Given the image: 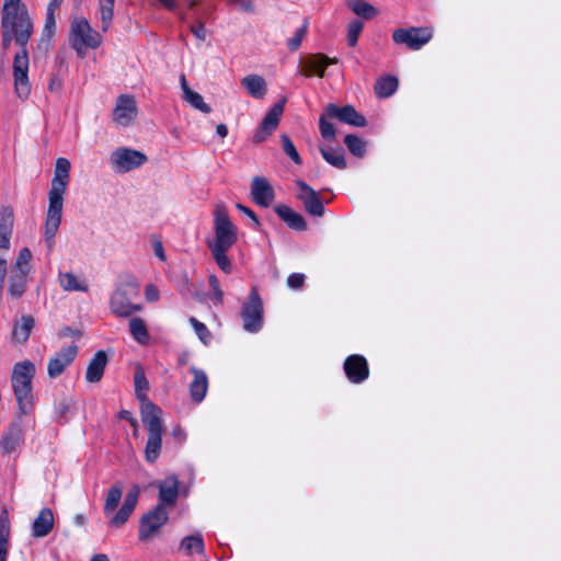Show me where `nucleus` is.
<instances>
[{"instance_id":"obj_1","label":"nucleus","mask_w":561,"mask_h":561,"mask_svg":"<svg viewBox=\"0 0 561 561\" xmlns=\"http://www.w3.org/2000/svg\"><path fill=\"white\" fill-rule=\"evenodd\" d=\"M1 28L9 30L12 36H15V44L20 47V51L13 58L14 91L19 99L26 100L32 90L28 80L30 59L26 46L34 32V23L27 9L1 16Z\"/></svg>"},{"instance_id":"obj_2","label":"nucleus","mask_w":561,"mask_h":561,"mask_svg":"<svg viewBox=\"0 0 561 561\" xmlns=\"http://www.w3.org/2000/svg\"><path fill=\"white\" fill-rule=\"evenodd\" d=\"M70 162L66 158H58L55 164V173L51 187L48 193V209L46 214L44 239L49 251L55 245V236L61 222L64 194L69 182Z\"/></svg>"},{"instance_id":"obj_3","label":"nucleus","mask_w":561,"mask_h":561,"mask_svg":"<svg viewBox=\"0 0 561 561\" xmlns=\"http://www.w3.org/2000/svg\"><path fill=\"white\" fill-rule=\"evenodd\" d=\"M215 238L207 241V245L219 268L230 274L232 265L227 256L228 250L237 242V227L231 222L224 205H217L214 211Z\"/></svg>"},{"instance_id":"obj_4","label":"nucleus","mask_w":561,"mask_h":561,"mask_svg":"<svg viewBox=\"0 0 561 561\" xmlns=\"http://www.w3.org/2000/svg\"><path fill=\"white\" fill-rule=\"evenodd\" d=\"M139 297V284L133 277L121 280L110 298L111 312L117 318H129L142 310V304L134 300Z\"/></svg>"},{"instance_id":"obj_5","label":"nucleus","mask_w":561,"mask_h":561,"mask_svg":"<svg viewBox=\"0 0 561 561\" xmlns=\"http://www.w3.org/2000/svg\"><path fill=\"white\" fill-rule=\"evenodd\" d=\"M35 375V365L31 360H23L13 366L11 382L14 397L22 414L26 415L33 408L32 380Z\"/></svg>"},{"instance_id":"obj_6","label":"nucleus","mask_w":561,"mask_h":561,"mask_svg":"<svg viewBox=\"0 0 561 561\" xmlns=\"http://www.w3.org/2000/svg\"><path fill=\"white\" fill-rule=\"evenodd\" d=\"M69 43L77 55L84 58L89 48L95 49L102 44V35L91 27L87 19L77 18L70 25Z\"/></svg>"},{"instance_id":"obj_7","label":"nucleus","mask_w":561,"mask_h":561,"mask_svg":"<svg viewBox=\"0 0 561 561\" xmlns=\"http://www.w3.org/2000/svg\"><path fill=\"white\" fill-rule=\"evenodd\" d=\"M32 252L28 248H22L11 266L8 279V294L12 299L23 296L27 287V279L31 273Z\"/></svg>"},{"instance_id":"obj_8","label":"nucleus","mask_w":561,"mask_h":561,"mask_svg":"<svg viewBox=\"0 0 561 561\" xmlns=\"http://www.w3.org/2000/svg\"><path fill=\"white\" fill-rule=\"evenodd\" d=\"M141 421L148 431V439L145 447V459L152 463L158 459L162 447V413L150 414L149 410L146 412V415L141 416Z\"/></svg>"},{"instance_id":"obj_9","label":"nucleus","mask_w":561,"mask_h":561,"mask_svg":"<svg viewBox=\"0 0 561 561\" xmlns=\"http://www.w3.org/2000/svg\"><path fill=\"white\" fill-rule=\"evenodd\" d=\"M240 316L242 328L249 333H256L263 328L264 308L263 301L255 287L251 289L248 300L242 304Z\"/></svg>"},{"instance_id":"obj_10","label":"nucleus","mask_w":561,"mask_h":561,"mask_svg":"<svg viewBox=\"0 0 561 561\" xmlns=\"http://www.w3.org/2000/svg\"><path fill=\"white\" fill-rule=\"evenodd\" d=\"M434 35L432 26H410L397 28L392 33V41L397 45H404L410 50H420Z\"/></svg>"},{"instance_id":"obj_11","label":"nucleus","mask_w":561,"mask_h":561,"mask_svg":"<svg viewBox=\"0 0 561 561\" xmlns=\"http://www.w3.org/2000/svg\"><path fill=\"white\" fill-rule=\"evenodd\" d=\"M169 513L162 505H156L146 513L139 523L138 537L141 541H149L159 535L160 528L167 524Z\"/></svg>"},{"instance_id":"obj_12","label":"nucleus","mask_w":561,"mask_h":561,"mask_svg":"<svg viewBox=\"0 0 561 561\" xmlns=\"http://www.w3.org/2000/svg\"><path fill=\"white\" fill-rule=\"evenodd\" d=\"M147 161L145 153L129 148H118L111 153L110 162L116 172H129Z\"/></svg>"},{"instance_id":"obj_13","label":"nucleus","mask_w":561,"mask_h":561,"mask_svg":"<svg viewBox=\"0 0 561 561\" xmlns=\"http://www.w3.org/2000/svg\"><path fill=\"white\" fill-rule=\"evenodd\" d=\"M296 185V198L302 204L306 213L313 217H322L325 209L319 194L302 180H297Z\"/></svg>"},{"instance_id":"obj_14","label":"nucleus","mask_w":561,"mask_h":561,"mask_svg":"<svg viewBox=\"0 0 561 561\" xmlns=\"http://www.w3.org/2000/svg\"><path fill=\"white\" fill-rule=\"evenodd\" d=\"M135 396L139 400L140 414L146 415V412L150 410V414L162 413V410L148 399L147 391L149 383L145 375V370L140 365H137L134 374Z\"/></svg>"},{"instance_id":"obj_15","label":"nucleus","mask_w":561,"mask_h":561,"mask_svg":"<svg viewBox=\"0 0 561 561\" xmlns=\"http://www.w3.org/2000/svg\"><path fill=\"white\" fill-rule=\"evenodd\" d=\"M343 370L350 382L358 385L369 377V366L363 355L353 354L345 358Z\"/></svg>"},{"instance_id":"obj_16","label":"nucleus","mask_w":561,"mask_h":561,"mask_svg":"<svg viewBox=\"0 0 561 561\" xmlns=\"http://www.w3.org/2000/svg\"><path fill=\"white\" fill-rule=\"evenodd\" d=\"M78 355V346L76 344L62 347L57 352L47 364V374L49 378L59 377L65 369L76 359Z\"/></svg>"},{"instance_id":"obj_17","label":"nucleus","mask_w":561,"mask_h":561,"mask_svg":"<svg viewBox=\"0 0 561 561\" xmlns=\"http://www.w3.org/2000/svg\"><path fill=\"white\" fill-rule=\"evenodd\" d=\"M285 102V99L280 100L267 112L253 136L254 142L260 144L264 141L276 129L284 112Z\"/></svg>"},{"instance_id":"obj_18","label":"nucleus","mask_w":561,"mask_h":561,"mask_svg":"<svg viewBox=\"0 0 561 561\" xmlns=\"http://www.w3.org/2000/svg\"><path fill=\"white\" fill-rule=\"evenodd\" d=\"M325 115L329 118H336L342 123L356 127H365L367 125L366 118L352 105L339 107L335 104H329L325 107Z\"/></svg>"},{"instance_id":"obj_19","label":"nucleus","mask_w":561,"mask_h":561,"mask_svg":"<svg viewBox=\"0 0 561 561\" xmlns=\"http://www.w3.org/2000/svg\"><path fill=\"white\" fill-rule=\"evenodd\" d=\"M136 113L135 100L129 95H121L113 111V119L118 125L127 126L134 119Z\"/></svg>"},{"instance_id":"obj_20","label":"nucleus","mask_w":561,"mask_h":561,"mask_svg":"<svg viewBox=\"0 0 561 561\" xmlns=\"http://www.w3.org/2000/svg\"><path fill=\"white\" fill-rule=\"evenodd\" d=\"M251 197L262 207H268L274 197V190L265 178L255 176L251 183Z\"/></svg>"},{"instance_id":"obj_21","label":"nucleus","mask_w":561,"mask_h":561,"mask_svg":"<svg viewBox=\"0 0 561 561\" xmlns=\"http://www.w3.org/2000/svg\"><path fill=\"white\" fill-rule=\"evenodd\" d=\"M337 62L339 59L335 57L331 58L324 54H311L302 61L304 75L308 77L316 73L318 77L322 78L324 76L325 68Z\"/></svg>"},{"instance_id":"obj_22","label":"nucleus","mask_w":561,"mask_h":561,"mask_svg":"<svg viewBox=\"0 0 561 561\" xmlns=\"http://www.w3.org/2000/svg\"><path fill=\"white\" fill-rule=\"evenodd\" d=\"M179 496V480L175 476L165 478L159 483V503L162 507H172L176 503Z\"/></svg>"},{"instance_id":"obj_23","label":"nucleus","mask_w":561,"mask_h":561,"mask_svg":"<svg viewBox=\"0 0 561 561\" xmlns=\"http://www.w3.org/2000/svg\"><path fill=\"white\" fill-rule=\"evenodd\" d=\"M190 371L193 375V380L190 383L191 399L196 403H201L204 400L208 389L207 375L204 370L196 367H191Z\"/></svg>"},{"instance_id":"obj_24","label":"nucleus","mask_w":561,"mask_h":561,"mask_svg":"<svg viewBox=\"0 0 561 561\" xmlns=\"http://www.w3.org/2000/svg\"><path fill=\"white\" fill-rule=\"evenodd\" d=\"M14 215L10 206H2L0 209V249L10 248V239L13 231Z\"/></svg>"},{"instance_id":"obj_25","label":"nucleus","mask_w":561,"mask_h":561,"mask_svg":"<svg viewBox=\"0 0 561 561\" xmlns=\"http://www.w3.org/2000/svg\"><path fill=\"white\" fill-rule=\"evenodd\" d=\"M54 528V514L48 507L39 511L37 517L32 524V536L34 538L46 537Z\"/></svg>"},{"instance_id":"obj_26","label":"nucleus","mask_w":561,"mask_h":561,"mask_svg":"<svg viewBox=\"0 0 561 561\" xmlns=\"http://www.w3.org/2000/svg\"><path fill=\"white\" fill-rule=\"evenodd\" d=\"M277 216L293 230L305 231L307 222L301 214L293 210L287 205L280 204L274 208Z\"/></svg>"},{"instance_id":"obj_27","label":"nucleus","mask_w":561,"mask_h":561,"mask_svg":"<svg viewBox=\"0 0 561 561\" xmlns=\"http://www.w3.org/2000/svg\"><path fill=\"white\" fill-rule=\"evenodd\" d=\"M23 437L24 433L21 423L14 422L3 433L0 445L5 453L10 454L23 442Z\"/></svg>"},{"instance_id":"obj_28","label":"nucleus","mask_w":561,"mask_h":561,"mask_svg":"<svg viewBox=\"0 0 561 561\" xmlns=\"http://www.w3.org/2000/svg\"><path fill=\"white\" fill-rule=\"evenodd\" d=\"M107 362L108 358L106 353L104 351H98L87 367V381L91 383L99 382L104 375Z\"/></svg>"},{"instance_id":"obj_29","label":"nucleus","mask_w":561,"mask_h":561,"mask_svg":"<svg viewBox=\"0 0 561 561\" xmlns=\"http://www.w3.org/2000/svg\"><path fill=\"white\" fill-rule=\"evenodd\" d=\"M35 325V320L32 316H23L19 321H15L12 329V340L15 343H25Z\"/></svg>"},{"instance_id":"obj_30","label":"nucleus","mask_w":561,"mask_h":561,"mask_svg":"<svg viewBox=\"0 0 561 561\" xmlns=\"http://www.w3.org/2000/svg\"><path fill=\"white\" fill-rule=\"evenodd\" d=\"M241 84L254 99H263L266 94V82L261 76L249 75L241 80Z\"/></svg>"},{"instance_id":"obj_31","label":"nucleus","mask_w":561,"mask_h":561,"mask_svg":"<svg viewBox=\"0 0 561 561\" xmlns=\"http://www.w3.org/2000/svg\"><path fill=\"white\" fill-rule=\"evenodd\" d=\"M10 519L7 511L0 515V561H7L10 548Z\"/></svg>"},{"instance_id":"obj_32","label":"nucleus","mask_w":561,"mask_h":561,"mask_svg":"<svg viewBox=\"0 0 561 561\" xmlns=\"http://www.w3.org/2000/svg\"><path fill=\"white\" fill-rule=\"evenodd\" d=\"M179 550L183 551L186 556H192L193 552L204 554L205 545L203 536L201 534H194L184 537L180 542Z\"/></svg>"},{"instance_id":"obj_33","label":"nucleus","mask_w":561,"mask_h":561,"mask_svg":"<svg viewBox=\"0 0 561 561\" xmlns=\"http://www.w3.org/2000/svg\"><path fill=\"white\" fill-rule=\"evenodd\" d=\"M133 339L141 345L149 342L150 335L146 322L138 317H131L128 323Z\"/></svg>"},{"instance_id":"obj_34","label":"nucleus","mask_w":561,"mask_h":561,"mask_svg":"<svg viewBox=\"0 0 561 561\" xmlns=\"http://www.w3.org/2000/svg\"><path fill=\"white\" fill-rule=\"evenodd\" d=\"M398 79L393 76H385L379 78L374 87L375 93L380 99L391 96L398 89Z\"/></svg>"},{"instance_id":"obj_35","label":"nucleus","mask_w":561,"mask_h":561,"mask_svg":"<svg viewBox=\"0 0 561 561\" xmlns=\"http://www.w3.org/2000/svg\"><path fill=\"white\" fill-rule=\"evenodd\" d=\"M59 284L64 290L67 291H87L88 285L84 282H80L77 276L72 273H59Z\"/></svg>"},{"instance_id":"obj_36","label":"nucleus","mask_w":561,"mask_h":561,"mask_svg":"<svg viewBox=\"0 0 561 561\" xmlns=\"http://www.w3.org/2000/svg\"><path fill=\"white\" fill-rule=\"evenodd\" d=\"M123 495V485L121 483L114 484L106 494V499L104 502V514H112L118 506L121 499Z\"/></svg>"},{"instance_id":"obj_37","label":"nucleus","mask_w":561,"mask_h":561,"mask_svg":"<svg viewBox=\"0 0 561 561\" xmlns=\"http://www.w3.org/2000/svg\"><path fill=\"white\" fill-rule=\"evenodd\" d=\"M320 152H321V156L323 157V159L331 165H333L337 169L346 168L344 152L341 148L333 149V148L320 147Z\"/></svg>"},{"instance_id":"obj_38","label":"nucleus","mask_w":561,"mask_h":561,"mask_svg":"<svg viewBox=\"0 0 561 561\" xmlns=\"http://www.w3.org/2000/svg\"><path fill=\"white\" fill-rule=\"evenodd\" d=\"M346 5L358 16L370 20L377 14V10L364 0H346Z\"/></svg>"},{"instance_id":"obj_39","label":"nucleus","mask_w":561,"mask_h":561,"mask_svg":"<svg viewBox=\"0 0 561 561\" xmlns=\"http://www.w3.org/2000/svg\"><path fill=\"white\" fill-rule=\"evenodd\" d=\"M114 2L115 0H100V15L103 32H106L112 23L114 15Z\"/></svg>"},{"instance_id":"obj_40","label":"nucleus","mask_w":561,"mask_h":561,"mask_svg":"<svg viewBox=\"0 0 561 561\" xmlns=\"http://www.w3.org/2000/svg\"><path fill=\"white\" fill-rule=\"evenodd\" d=\"M344 144L355 157H363L366 152V142L355 135H347L344 138Z\"/></svg>"},{"instance_id":"obj_41","label":"nucleus","mask_w":561,"mask_h":561,"mask_svg":"<svg viewBox=\"0 0 561 561\" xmlns=\"http://www.w3.org/2000/svg\"><path fill=\"white\" fill-rule=\"evenodd\" d=\"M183 99L186 102H188L194 108H196L203 113L208 114L211 112V107L207 103H205L203 96L195 91L190 92Z\"/></svg>"},{"instance_id":"obj_42","label":"nucleus","mask_w":561,"mask_h":561,"mask_svg":"<svg viewBox=\"0 0 561 561\" xmlns=\"http://www.w3.org/2000/svg\"><path fill=\"white\" fill-rule=\"evenodd\" d=\"M308 20L305 19L302 25L296 30L295 34L293 37H290L288 41H287V47L290 49V50H297L300 45H301V42L304 39V37L306 36L307 34V30H308Z\"/></svg>"},{"instance_id":"obj_43","label":"nucleus","mask_w":561,"mask_h":561,"mask_svg":"<svg viewBox=\"0 0 561 561\" xmlns=\"http://www.w3.org/2000/svg\"><path fill=\"white\" fill-rule=\"evenodd\" d=\"M282 147L284 152L296 163H301V158L290 138L287 135L280 136Z\"/></svg>"},{"instance_id":"obj_44","label":"nucleus","mask_w":561,"mask_h":561,"mask_svg":"<svg viewBox=\"0 0 561 561\" xmlns=\"http://www.w3.org/2000/svg\"><path fill=\"white\" fill-rule=\"evenodd\" d=\"M328 116L325 113L320 116L319 119V128L321 136L327 140H334L335 139V128L332 123L328 121Z\"/></svg>"},{"instance_id":"obj_45","label":"nucleus","mask_w":561,"mask_h":561,"mask_svg":"<svg viewBox=\"0 0 561 561\" xmlns=\"http://www.w3.org/2000/svg\"><path fill=\"white\" fill-rule=\"evenodd\" d=\"M190 323L194 328V331L197 334V336L199 337V340L204 344H207L211 337V334H210L209 330L207 329V327L204 323L199 322L194 317L190 318Z\"/></svg>"},{"instance_id":"obj_46","label":"nucleus","mask_w":561,"mask_h":561,"mask_svg":"<svg viewBox=\"0 0 561 561\" xmlns=\"http://www.w3.org/2000/svg\"><path fill=\"white\" fill-rule=\"evenodd\" d=\"M363 26H364L363 22H360L358 20L352 21L348 24L347 43L350 46L353 47L357 44V41H358L359 34L363 30Z\"/></svg>"},{"instance_id":"obj_47","label":"nucleus","mask_w":561,"mask_h":561,"mask_svg":"<svg viewBox=\"0 0 561 561\" xmlns=\"http://www.w3.org/2000/svg\"><path fill=\"white\" fill-rule=\"evenodd\" d=\"M133 512H134L133 510L122 505V507L118 510V512L112 516V518L108 523L110 526L121 527L128 520V518Z\"/></svg>"},{"instance_id":"obj_48","label":"nucleus","mask_w":561,"mask_h":561,"mask_svg":"<svg viewBox=\"0 0 561 561\" xmlns=\"http://www.w3.org/2000/svg\"><path fill=\"white\" fill-rule=\"evenodd\" d=\"M56 18L53 13H46L45 25L43 28L42 39L49 42L55 34Z\"/></svg>"},{"instance_id":"obj_49","label":"nucleus","mask_w":561,"mask_h":561,"mask_svg":"<svg viewBox=\"0 0 561 561\" xmlns=\"http://www.w3.org/2000/svg\"><path fill=\"white\" fill-rule=\"evenodd\" d=\"M208 284L213 290V299L215 305H221L224 302V291L220 288L219 280L216 275L208 277Z\"/></svg>"},{"instance_id":"obj_50","label":"nucleus","mask_w":561,"mask_h":561,"mask_svg":"<svg viewBox=\"0 0 561 561\" xmlns=\"http://www.w3.org/2000/svg\"><path fill=\"white\" fill-rule=\"evenodd\" d=\"M22 9H26V7L21 4V0H4L1 13L2 16H5L8 14L22 12Z\"/></svg>"},{"instance_id":"obj_51","label":"nucleus","mask_w":561,"mask_h":561,"mask_svg":"<svg viewBox=\"0 0 561 561\" xmlns=\"http://www.w3.org/2000/svg\"><path fill=\"white\" fill-rule=\"evenodd\" d=\"M139 494L140 488L138 485H133L126 494L123 505L134 511L137 505Z\"/></svg>"},{"instance_id":"obj_52","label":"nucleus","mask_w":561,"mask_h":561,"mask_svg":"<svg viewBox=\"0 0 561 561\" xmlns=\"http://www.w3.org/2000/svg\"><path fill=\"white\" fill-rule=\"evenodd\" d=\"M305 275L300 273H293L287 277V285L291 289H299L304 286Z\"/></svg>"},{"instance_id":"obj_53","label":"nucleus","mask_w":561,"mask_h":561,"mask_svg":"<svg viewBox=\"0 0 561 561\" xmlns=\"http://www.w3.org/2000/svg\"><path fill=\"white\" fill-rule=\"evenodd\" d=\"M71 405V400L68 398H62L60 401H58L55 405V413L58 419H62L67 412L69 411Z\"/></svg>"},{"instance_id":"obj_54","label":"nucleus","mask_w":561,"mask_h":561,"mask_svg":"<svg viewBox=\"0 0 561 561\" xmlns=\"http://www.w3.org/2000/svg\"><path fill=\"white\" fill-rule=\"evenodd\" d=\"M190 31L192 32V34L198 38L199 41H205L206 39V36H207V32H206V28H205V25L204 23L202 22H197L196 24H192L190 26Z\"/></svg>"},{"instance_id":"obj_55","label":"nucleus","mask_w":561,"mask_h":561,"mask_svg":"<svg viewBox=\"0 0 561 561\" xmlns=\"http://www.w3.org/2000/svg\"><path fill=\"white\" fill-rule=\"evenodd\" d=\"M62 88V79L58 76H51L48 83V90L50 92H60Z\"/></svg>"},{"instance_id":"obj_56","label":"nucleus","mask_w":561,"mask_h":561,"mask_svg":"<svg viewBox=\"0 0 561 561\" xmlns=\"http://www.w3.org/2000/svg\"><path fill=\"white\" fill-rule=\"evenodd\" d=\"M145 295L148 301H156L159 298V291L153 285H147Z\"/></svg>"},{"instance_id":"obj_57","label":"nucleus","mask_w":561,"mask_h":561,"mask_svg":"<svg viewBox=\"0 0 561 561\" xmlns=\"http://www.w3.org/2000/svg\"><path fill=\"white\" fill-rule=\"evenodd\" d=\"M232 3L238 5L241 10L245 12H253L254 8L251 0H230Z\"/></svg>"},{"instance_id":"obj_58","label":"nucleus","mask_w":561,"mask_h":561,"mask_svg":"<svg viewBox=\"0 0 561 561\" xmlns=\"http://www.w3.org/2000/svg\"><path fill=\"white\" fill-rule=\"evenodd\" d=\"M15 42V36H12L9 30L2 28V46L3 49H8L12 42Z\"/></svg>"},{"instance_id":"obj_59","label":"nucleus","mask_w":561,"mask_h":561,"mask_svg":"<svg viewBox=\"0 0 561 561\" xmlns=\"http://www.w3.org/2000/svg\"><path fill=\"white\" fill-rule=\"evenodd\" d=\"M237 208L240 211H242L243 214H245L248 217H250L253 220L255 227H257L260 225L256 215L249 207H247V206H244L242 204H237Z\"/></svg>"},{"instance_id":"obj_60","label":"nucleus","mask_w":561,"mask_h":561,"mask_svg":"<svg viewBox=\"0 0 561 561\" xmlns=\"http://www.w3.org/2000/svg\"><path fill=\"white\" fill-rule=\"evenodd\" d=\"M64 0H50L48 5H47V11L46 13H53L55 14V12L60 8L61 3H62Z\"/></svg>"},{"instance_id":"obj_61","label":"nucleus","mask_w":561,"mask_h":561,"mask_svg":"<svg viewBox=\"0 0 561 561\" xmlns=\"http://www.w3.org/2000/svg\"><path fill=\"white\" fill-rule=\"evenodd\" d=\"M119 417L130 422L131 426L137 427V420L133 417L129 411L123 410L119 412Z\"/></svg>"},{"instance_id":"obj_62","label":"nucleus","mask_w":561,"mask_h":561,"mask_svg":"<svg viewBox=\"0 0 561 561\" xmlns=\"http://www.w3.org/2000/svg\"><path fill=\"white\" fill-rule=\"evenodd\" d=\"M153 251H154V254L161 260V261H164L165 260V255H164V250H163V247H162V243L160 241H157L154 244H153Z\"/></svg>"},{"instance_id":"obj_63","label":"nucleus","mask_w":561,"mask_h":561,"mask_svg":"<svg viewBox=\"0 0 561 561\" xmlns=\"http://www.w3.org/2000/svg\"><path fill=\"white\" fill-rule=\"evenodd\" d=\"M161 5H163L165 9L173 11L178 7L176 0H157Z\"/></svg>"},{"instance_id":"obj_64","label":"nucleus","mask_w":561,"mask_h":561,"mask_svg":"<svg viewBox=\"0 0 561 561\" xmlns=\"http://www.w3.org/2000/svg\"><path fill=\"white\" fill-rule=\"evenodd\" d=\"M180 82H181V88L183 90V98H185L193 90L188 87V83H187L184 75L181 76Z\"/></svg>"}]
</instances>
